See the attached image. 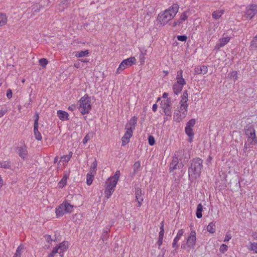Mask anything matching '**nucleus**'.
Masks as SVG:
<instances>
[{
  "mask_svg": "<svg viewBox=\"0 0 257 257\" xmlns=\"http://www.w3.org/2000/svg\"><path fill=\"white\" fill-rule=\"evenodd\" d=\"M179 8V5L174 4L167 9L160 12L157 18L158 23L163 26L167 24L176 15Z\"/></svg>",
  "mask_w": 257,
  "mask_h": 257,
  "instance_id": "1",
  "label": "nucleus"
},
{
  "mask_svg": "<svg viewBox=\"0 0 257 257\" xmlns=\"http://www.w3.org/2000/svg\"><path fill=\"white\" fill-rule=\"evenodd\" d=\"M120 175V171L117 170L113 176L106 179L104 191L106 199H109L114 191V188L116 186Z\"/></svg>",
  "mask_w": 257,
  "mask_h": 257,
  "instance_id": "2",
  "label": "nucleus"
},
{
  "mask_svg": "<svg viewBox=\"0 0 257 257\" xmlns=\"http://www.w3.org/2000/svg\"><path fill=\"white\" fill-rule=\"evenodd\" d=\"M138 117L136 116L132 117L125 125L126 132L122 137V146L126 145L130 142V138L133 136V133L136 127Z\"/></svg>",
  "mask_w": 257,
  "mask_h": 257,
  "instance_id": "3",
  "label": "nucleus"
},
{
  "mask_svg": "<svg viewBox=\"0 0 257 257\" xmlns=\"http://www.w3.org/2000/svg\"><path fill=\"white\" fill-rule=\"evenodd\" d=\"M202 161L200 159H194L188 169L189 178L194 180L199 176L202 167Z\"/></svg>",
  "mask_w": 257,
  "mask_h": 257,
  "instance_id": "4",
  "label": "nucleus"
},
{
  "mask_svg": "<svg viewBox=\"0 0 257 257\" xmlns=\"http://www.w3.org/2000/svg\"><path fill=\"white\" fill-rule=\"evenodd\" d=\"M78 109L82 114H87L91 109L90 98L87 94L82 97L79 101Z\"/></svg>",
  "mask_w": 257,
  "mask_h": 257,
  "instance_id": "5",
  "label": "nucleus"
},
{
  "mask_svg": "<svg viewBox=\"0 0 257 257\" xmlns=\"http://www.w3.org/2000/svg\"><path fill=\"white\" fill-rule=\"evenodd\" d=\"M73 206L67 202H63L56 208V214L57 217H60L67 213H70L73 211Z\"/></svg>",
  "mask_w": 257,
  "mask_h": 257,
  "instance_id": "6",
  "label": "nucleus"
},
{
  "mask_svg": "<svg viewBox=\"0 0 257 257\" xmlns=\"http://www.w3.org/2000/svg\"><path fill=\"white\" fill-rule=\"evenodd\" d=\"M136 63V59L135 57H131L126 59L123 60L119 64L118 67L116 69V74L120 73L125 69L131 67Z\"/></svg>",
  "mask_w": 257,
  "mask_h": 257,
  "instance_id": "7",
  "label": "nucleus"
},
{
  "mask_svg": "<svg viewBox=\"0 0 257 257\" xmlns=\"http://www.w3.org/2000/svg\"><path fill=\"white\" fill-rule=\"evenodd\" d=\"M247 137V142L244 144V151H246L247 149L252 147V145L257 143V138L255 136V133L251 134L250 135H246Z\"/></svg>",
  "mask_w": 257,
  "mask_h": 257,
  "instance_id": "8",
  "label": "nucleus"
},
{
  "mask_svg": "<svg viewBox=\"0 0 257 257\" xmlns=\"http://www.w3.org/2000/svg\"><path fill=\"white\" fill-rule=\"evenodd\" d=\"M161 107L164 110L166 115L170 116L171 115V106L170 99H166L162 100L161 103Z\"/></svg>",
  "mask_w": 257,
  "mask_h": 257,
  "instance_id": "9",
  "label": "nucleus"
},
{
  "mask_svg": "<svg viewBox=\"0 0 257 257\" xmlns=\"http://www.w3.org/2000/svg\"><path fill=\"white\" fill-rule=\"evenodd\" d=\"M257 13V5L252 4L246 8L245 16L246 19H251Z\"/></svg>",
  "mask_w": 257,
  "mask_h": 257,
  "instance_id": "10",
  "label": "nucleus"
},
{
  "mask_svg": "<svg viewBox=\"0 0 257 257\" xmlns=\"http://www.w3.org/2000/svg\"><path fill=\"white\" fill-rule=\"evenodd\" d=\"M196 232L195 231L192 230L191 231L189 235L187 238L186 246L187 247L194 248L196 244Z\"/></svg>",
  "mask_w": 257,
  "mask_h": 257,
  "instance_id": "11",
  "label": "nucleus"
},
{
  "mask_svg": "<svg viewBox=\"0 0 257 257\" xmlns=\"http://www.w3.org/2000/svg\"><path fill=\"white\" fill-rule=\"evenodd\" d=\"M68 246V242L67 241H63L56 245L54 248L57 249V253L59 254L60 257H64V253L67 250Z\"/></svg>",
  "mask_w": 257,
  "mask_h": 257,
  "instance_id": "12",
  "label": "nucleus"
},
{
  "mask_svg": "<svg viewBox=\"0 0 257 257\" xmlns=\"http://www.w3.org/2000/svg\"><path fill=\"white\" fill-rule=\"evenodd\" d=\"M40 10V6L37 4L34 5L32 7L28 9L26 13V15H27L28 18H32L36 14L39 12Z\"/></svg>",
  "mask_w": 257,
  "mask_h": 257,
  "instance_id": "13",
  "label": "nucleus"
},
{
  "mask_svg": "<svg viewBox=\"0 0 257 257\" xmlns=\"http://www.w3.org/2000/svg\"><path fill=\"white\" fill-rule=\"evenodd\" d=\"M72 153L70 152L69 155H64L61 157V159L58 163L59 166L57 167L58 170H61L62 169V167L61 166V163L63 166L66 165L67 163L69 162L70 158L72 157Z\"/></svg>",
  "mask_w": 257,
  "mask_h": 257,
  "instance_id": "14",
  "label": "nucleus"
},
{
  "mask_svg": "<svg viewBox=\"0 0 257 257\" xmlns=\"http://www.w3.org/2000/svg\"><path fill=\"white\" fill-rule=\"evenodd\" d=\"M135 196L136 200L138 202V207H140L143 203V193L141 189L140 188H137L135 189Z\"/></svg>",
  "mask_w": 257,
  "mask_h": 257,
  "instance_id": "15",
  "label": "nucleus"
},
{
  "mask_svg": "<svg viewBox=\"0 0 257 257\" xmlns=\"http://www.w3.org/2000/svg\"><path fill=\"white\" fill-rule=\"evenodd\" d=\"M186 113L181 111L180 109L175 112L174 114V120L177 122L181 121L186 115Z\"/></svg>",
  "mask_w": 257,
  "mask_h": 257,
  "instance_id": "16",
  "label": "nucleus"
},
{
  "mask_svg": "<svg viewBox=\"0 0 257 257\" xmlns=\"http://www.w3.org/2000/svg\"><path fill=\"white\" fill-rule=\"evenodd\" d=\"M176 83L184 86L186 84V81L183 77V71L180 70L177 71L176 77Z\"/></svg>",
  "mask_w": 257,
  "mask_h": 257,
  "instance_id": "17",
  "label": "nucleus"
},
{
  "mask_svg": "<svg viewBox=\"0 0 257 257\" xmlns=\"http://www.w3.org/2000/svg\"><path fill=\"white\" fill-rule=\"evenodd\" d=\"M230 39V38L228 36L220 39L219 42L215 46V49H219L223 47L229 41Z\"/></svg>",
  "mask_w": 257,
  "mask_h": 257,
  "instance_id": "18",
  "label": "nucleus"
},
{
  "mask_svg": "<svg viewBox=\"0 0 257 257\" xmlns=\"http://www.w3.org/2000/svg\"><path fill=\"white\" fill-rule=\"evenodd\" d=\"M18 153L20 157L23 159H25L28 156L27 148L26 146H22L18 148Z\"/></svg>",
  "mask_w": 257,
  "mask_h": 257,
  "instance_id": "19",
  "label": "nucleus"
},
{
  "mask_svg": "<svg viewBox=\"0 0 257 257\" xmlns=\"http://www.w3.org/2000/svg\"><path fill=\"white\" fill-rule=\"evenodd\" d=\"M69 176V174L67 172H65L64 173L63 176L62 178L60 180V181L58 183V187L59 188H63L67 183V180Z\"/></svg>",
  "mask_w": 257,
  "mask_h": 257,
  "instance_id": "20",
  "label": "nucleus"
},
{
  "mask_svg": "<svg viewBox=\"0 0 257 257\" xmlns=\"http://www.w3.org/2000/svg\"><path fill=\"white\" fill-rule=\"evenodd\" d=\"M57 114L59 119L62 121H65L69 119V114L65 111L58 110L57 111Z\"/></svg>",
  "mask_w": 257,
  "mask_h": 257,
  "instance_id": "21",
  "label": "nucleus"
},
{
  "mask_svg": "<svg viewBox=\"0 0 257 257\" xmlns=\"http://www.w3.org/2000/svg\"><path fill=\"white\" fill-rule=\"evenodd\" d=\"M184 233V231L183 230H179L176 236L174 239L173 243H172V247L173 248H175L176 249L178 247V245H177V243L178 241L180 240L182 236L183 235Z\"/></svg>",
  "mask_w": 257,
  "mask_h": 257,
  "instance_id": "22",
  "label": "nucleus"
},
{
  "mask_svg": "<svg viewBox=\"0 0 257 257\" xmlns=\"http://www.w3.org/2000/svg\"><path fill=\"white\" fill-rule=\"evenodd\" d=\"M208 71V68L204 65L198 66L195 68V73L196 74H205Z\"/></svg>",
  "mask_w": 257,
  "mask_h": 257,
  "instance_id": "23",
  "label": "nucleus"
},
{
  "mask_svg": "<svg viewBox=\"0 0 257 257\" xmlns=\"http://www.w3.org/2000/svg\"><path fill=\"white\" fill-rule=\"evenodd\" d=\"M89 52L88 50L85 51H78L75 53V56L76 58H80L82 57H87L88 56Z\"/></svg>",
  "mask_w": 257,
  "mask_h": 257,
  "instance_id": "24",
  "label": "nucleus"
},
{
  "mask_svg": "<svg viewBox=\"0 0 257 257\" xmlns=\"http://www.w3.org/2000/svg\"><path fill=\"white\" fill-rule=\"evenodd\" d=\"M183 87V85L179 84L175 82L173 86V90L174 93L178 95L181 92Z\"/></svg>",
  "mask_w": 257,
  "mask_h": 257,
  "instance_id": "25",
  "label": "nucleus"
},
{
  "mask_svg": "<svg viewBox=\"0 0 257 257\" xmlns=\"http://www.w3.org/2000/svg\"><path fill=\"white\" fill-rule=\"evenodd\" d=\"M224 10H218L213 12L212 18L215 20L219 19L221 16L224 14Z\"/></svg>",
  "mask_w": 257,
  "mask_h": 257,
  "instance_id": "26",
  "label": "nucleus"
},
{
  "mask_svg": "<svg viewBox=\"0 0 257 257\" xmlns=\"http://www.w3.org/2000/svg\"><path fill=\"white\" fill-rule=\"evenodd\" d=\"M24 249L25 247L24 245H19V246L17 248L13 257H21L22 254L24 251Z\"/></svg>",
  "mask_w": 257,
  "mask_h": 257,
  "instance_id": "27",
  "label": "nucleus"
},
{
  "mask_svg": "<svg viewBox=\"0 0 257 257\" xmlns=\"http://www.w3.org/2000/svg\"><path fill=\"white\" fill-rule=\"evenodd\" d=\"M8 17L5 14L0 13V27L7 24Z\"/></svg>",
  "mask_w": 257,
  "mask_h": 257,
  "instance_id": "28",
  "label": "nucleus"
},
{
  "mask_svg": "<svg viewBox=\"0 0 257 257\" xmlns=\"http://www.w3.org/2000/svg\"><path fill=\"white\" fill-rule=\"evenodd\" d=\"M185 133L189 137V141L191 142L193 141L194 137V133L192 128H188L185 127Z\"/></svg>",
  "mask_w": 257,
  "mask_h": 257,
  "instance_id": "29",
  "label": "nucleus"
},
{
  "mask_svg": "<svg viewBox=\"0 0 257 257\" xmlns=\"http://www.w3.org/2000/svg\"><path fill=\"white\" fill-rule=\"evenodd\" d=\"M39 126H34V134L35 139L38 141H41L42 140V136L38 131Z\"/></svg>",
  "mask_w": 257,
  "mask_h": 257,
  "instance_id": "30",
  "label": "nucleus"
},
{
  "mask_svg": "<svg viewBox=\"0 0 257 257\" xmlns=\"http://www.w3.org/2000/svg\"><path fill=\"white\" fill-rule=\"evenodd\" d=\"M95 174L92 173H88L86 176V183L88 185H90L94 179Z\"/></svg>",
  "mask_w": 257,
  "mask_h": 257,
  "instance_id": "31",
  "label": "nucleus"
},
{
  "mask_svg": "<svg viewBox=\"0 0 257 257\" xmlns=\"http://www.w3.org/2000/svg\"><path fill=\"white\" fill-rule=\"evenodd\" d=\"M180 105H181L180 109L181 111L187 113L188 106V104H187V101H180Z\"/></svg>",
  "mask_w": 257,
  "mask_h": 257,
  "instance_id": "32",
  "label": "nucleus"
},
{
  "mask_svg": "<svg viewBox=\"0 0 257 257\" xmlns=\"http://www.w3.org/2000/svg\"><path fill=\"white\" fill-rule=\"evenodd\" d=\"M97 166V160L96 159H94V161L91 165L90 170H89V172L95 174V173L96 172Z\"/></svg>",
  "mask_w": 257,
  "mask_h": 257,
  "instance_id": "33",
  "label": "nucleus"
},
{
  "mask_svg": "<svg viewBox=\"0 0 257 257\" xmlns=\"http://www.w3.org/2000/svg\"><path fill=\"white\" fill-rule=\"evenodd\" d=\"M203 211V206L201 204H199L197 206V210H196V216L198 218H200L202 216V212Z\"/></svg>",
  "mask_w": 257,
  "mask_h": 257,
  "instance_id": "34",
  "label": "nucleus"
},
{
  "mask_svg": "<svg viewBox=\"0 0 257 257\" xmlns=\"http://www.w3.org/2000/svg\"><path fill=\"white\" fill-rule=\"evenodd\" d=\"M254 132H255V130L251 125L246 126V128H245V136L250 135L251 134L253 133Z\"/></svg>",
  "mask_w": 257,
  "mask_h": 257,
  "instance_id": "35",
  "label": "nucleus"
},
{
  "mask_svg": "<svg viewBox=\"0 0 257 257\" xmlns=\"http://www.w3.org/2000/svg\"><path fill=\"white\" fill-rule=\"evenodd\" d=\"M189 15V14L188 12H185L181 15L179 19L183 23V22L185 21L188 19Z\"/></svg>",
  "mask_w": 257,
  "mask_h": 257,
  "instance_id": "36",
  "label": "nucleus"
},
{
  "mask_svg": "<svg viewBox=\"0 0 257 257\" xmlns=\"http://www.w3.org/2000/svg\"><path fill=\"white\" fill-rule=\"evenodd\" d=\"M182 22L179 19L175 20L172 24H170L172 27H177V26H180L182 24Z\"/></svg>",
  "mask_w": 257,
  "mask_h": 257,
  "instance_id": "37",
  "label": "nucleus"
},
{
  "mask_svg": "<svg viewBox=\"0 0 257 257\" xmlns=\"http://www.w3.org/2000/svg\"><path fill=\"white\" fill-rule=\"evenodd\" d=\"M249 249L257 253V242H250Z\"/></svg>",
  "mask_w": 257,
  "mask_h": 257,
  "instance_id": "38",
  "label": "nucleus"
},
{
  "mask_svg": "<svg viewBox=\"0 0 257 257\" xmlns=\"http://www.w3.org/2000/svg\"><path fill=\"white\" fill-rule=\"evenodd\" d=\"M10 167V163L7 161H0V168H9Z\"/></svg>",
  "mask_w": 257,
  "mask_h": 257,
  "instance_id": "39",
  "label": "nucleus"
},
{
  "mask_svg": "<svg viewBox=\"0 0 257 257\" xmlns=\"http://www.w3.org/2000/svg\"><path fill=\"white\" fill-rule=\"evenodd\" d=\"M40 65L43 67V68L46 67V65L48 64V61L45 58L40 59L39 61Z\"/></svg>",
  "mask_w": 257,
  "mask_h": 257,
  "instance_id": "40",
  "label": "nucleus"
},
{
  "mask_svg": "<svg viewBox=\"0 0 257 257\" xmlns=\"http://www.w3.org/2000/svg\"><path fill=\"white\" fill-rule=\"evenodd\" d=\"M195 119H190L187 123V124H186V127H188V128H193V127L194 126V125H195Z\"/></svg>",
  "mask_w": 257,
  "mask_h": 257,
  "instance_id": "41",
  "label": "nucleus"
},
{
  "mask_svg": "<svg viewBox=\"0 0 257 257\" xmlns=\"http://www.w3.org/2000/svg\"><path fill=\"white\" fill-rule=\"evenodd\" d=\"M250 47L252 48H257V35L253 38L250 43Z\"/></svg>",
  "mask_w": 257,
  "mask_h": 257,
  "instance_id": "42",
  "label": "nucleus"
},
{
  "mask_svg": "<svg viewBox=\"0 0 257 257\" xmlns=\"http://www.w3.org/2000/svg\"><path fill=\"white\" fill-rule=\"evenodd\" d=\"M188 93L187 91L185 90L183 92L182 95L181 96V101H188Z\"/></svg>",
  "mask_w": 257,
  "mask_h": 257,
  "instance_id": "43",
  "label": "nucleus"
},
{
  "mask_svg": "<svg viewBox=\"0 0 257 257\" xmlns=\"http://www.w3.org/2000/svg\"><path fill=\"white\" fill-rule=\"evenodd\" d=\"M227 248H228V246L227 245H226V244H222L221 245L220 247V248H219V250H220V251L222 253H224L225 251H227Z\"/></svg>",
  "mask_w": 257,
  "mask_h": 257,
  "instance_id": "44",
  "label": "nucleus"
},
{
  "mask_svg": "<svg viewBox=\"0 0 257 257\" xmlns=\"http://www.w3.org/2000/svg\"><path fill=\"white\" fill-rule=\"evenodd\" d=\"M108 237V234L107 231H104L102 234L101 239L104 242L106 240L107 238Z\"/></svg>",
  "mask_w": 257,
  "mask_h": 257,
  "instance_id": "45",
  "label": "nucleus"
},
{
  "mask_svg": "<svg viewBox=\"0 0 257 257\" xmlns=\"http://www.w3.org/2000/svg\"><path fill=\"white\" fill-rule=\"evenodd\" d=\"M149 144L150 146H153L155 144V140L153 136H150L148 138Z\"/></svg>",
  "mask_w": 257,
  "mask_h": 257,
  "instance_id": "46",
  "label": "nucleus"
},
{
  "mask_svg": "<svg viewBox=\"0 0 257 257\" xmlns=\"http://www.w3.org/2000/svg\"><path fill=\"white\" fill-rule=\"evenodd\" d=\"M92 137L91 134H87L83 139L82 142L84 144H86Z\"/></svg>",
  "mask_w": 257,
  "mask_h": 257,
  "instance_id": "47",
  "label": "nucleus"
},
{
  "mask_svg": "<svg viewBox=\"0 0 257 257\" xmlns=\"http://www.w3.org/2000/svg\"><path fill=\"white\" fill-rule=\"evenodd\" d=\"M230 77L233 78L235 81L237 78V72L236 71H232L230 74Z\"/></svg>",
  "mask_w": 257,
  "mask_h": 257,
  "instance_id": "48",
  "label": "nucleus"
},
{
  "mask_svg": "<svg viewBox=\"0 0 257 257\" xmlns=\"http://www.w3.org/2000/svg\"><path fill=\"white\" fill-rule=\"evenodd\" d=\"M164 234V230L163 226H161L160 227V231L159 232L158 238L163 239Z\"/></svg>",
  "mask_w": 257,
  "mask_h": 257,
  "instance_id": "49",
  "label": "nucleus"
},
{
  "mask_svg": "<svg viewBox=\"0 0 257 257\" xmlns=\"http://www.w3.org/2000/svg\"><path fill=\"white\" fill-rule=\"evenodd\" d=\"M187 37L185 35H180L177 36V39L180 41H186L187 40Z\"/></svg>",
  "mask_w": 257,
  "mask_h": 257,
  "instance_id": "50",
  "label": "nucleus"
},
{
  "mask_svg": "<svg viewBox=\"0 0 257 257\" xmlns=\"http://www.w3.org/2000/svg\"><path fill=\"white\" fill-rule=\"evenodd\" d=\"M57 249L54 248L52 250V252L49 254L47 257H54L55 254L57 253Z\"/></svg>",
  "mask_w": 257,
  "mask_h": 257,
  "instance_id": "51",
  "label": "nucleus"
},
{
  "mask_svg": "<svg viewBox=\"0 0 257 257\" xmlns=\"http://www.w3.org/2000/svg\"><path fill=\"white\" fill-rule=\"evenodd\" d=\"M35 120H34V126H39V123H38V120H39V115L38 114H36L35 116Z\"/></svg>",
  "mask_w": 257,
  "mask_h": 257,
  "instance_id": "52",
  "label": "nucleus"
},
{
  "mask_svg": "<svg viewBox=\"0 0 257 257\" xmlns=\"http://www.w3.org/2000/svg\"><path fill=\"white\" fill-rule=\"evenodd\" d=\"M231 238V235L230 233L227 232L226 234L225 237L224 239V242L228 241Z\"/></svg>",
  "mask_w": 257,
  "mask_h": 257,
  "instance_id": "53",
  "label": "nucleus"
},
{
  "mask_svg": "<svg viewBox=\"0 0 257 257\" xmlns=\"http://www.w3.org/2000/svg\"><path fill=\"white\" fill-rule=\"evenodd\" d=\"M141 166V163L140 162H136L134 165V169L135 170H138L140 167Z\"/></svg>",
  "mask_w": 257,
  "mask_h": 257,
  "instance_id": "54",
  "label": "nucleus"
},
{
  "mask_svg": "<svg viewBox=\"0 0 257 257\" xmlns=\"http://www.w3.org/2000/svg\"><path fill=\"white\" fill-rule=\"evenodd\" d=\"M45 237L47 240V241L50 244L51 243V241L52 240V239L51 238V236L50 235H46L45 236Z\"/></svg>",
  "mask_w": 257,
  "mask_h": 257,
  "instance_id": "55",
  "label": "nucleus"
},
{
  "mask_svg": "<svg viewBox=\"0 0 257 257\" xmlns=\"http://www.w3.org/2000/svg\"><path fill=\"white\" fill-rule=\"evenodd\" d=\"M7 96L8 98L10 99L12 97V91L11 89H9L7 92Z\"/></svg>",
  "mask_w": 257,
  "mask_h": 257,
  "instance_id": "56",
  "label": "nucleus"
},
{
  "mask_svg": "<svg viewBox=\"0 0 257 257\" xmlns=\"http://www.w3.org/2000/svg\"><path fill=\"white\" fill-rule=\"evenodd\" d=\"M176 166H177L176 163H175V164L173 165V163H171L170 164V169L171 170H175L176 169Z\"/></svg>",
  "mask_w": 257,
  "mask_h": 257,
  "instance_id": "57",
  "label": "nucleus"
},
{
  "mask_svg": "<svg viewBox=\"0 0 257 257\" xmlns=\"http://www.w3.org/2000/svg\"><path fill=\"white\" fill-rule=\"evenodd\" d=\"M163 239L162 238H158V242H157V244L159 246V247H160L161 246V245H162V243H163Z\"/></svg>",
  "mask_w": 257,
  "mask_h": 257,
  "instance_id": "58",
  "label": "nucleus"
},
{
  "mask_svg": "<svg viewBox=\"0 0 257 257\" xmlns=\"http://www.w3.org/2000/svg\"><path fill=\"white\" fill-rule=\"evenodd\" d=\"M158 106L156 104H153L152 106V110L154 112H156L157 110Z\"/></svg>",
  "mask_w": 257,
  "mask_h": 257,
  "instance_id": "59",
  "label": "nucleus"
},
{
  "mask_svg": "<svg viewBox=\"0 0 257 257\" xmlns=\"http://www.w3.org/2000/svg\"><path fill=\"white\" fill-rule=\"evenodd\" d=\"M6 113V111L5 110H0V117H2L5 115V114Z\"/></svg>",
  "mask_w": 257,
  "mask_h": 257,
  "instance_id": "60",
  "label": "nucleus"
},
{
  "mask_svg": "<svg viewBox=\"0 0 257 257\" xmlns=\"http://www.w3.org/2000/svg\"><path fill=\"white\" fill-rule=\"evenodd\" d=\"M80 65H81V64H80V63L79 62H76L74 64V66L75 68H80Z\"/></svg>",
  "mask_w": 257,
  "mask_h": 257,
  "instance_id": "61",
  "label": "nucleus"
},
{
  "mask_svg": "<svg viewBox=\"0 0 257 257\" xmlns=\"http://www.w3.org/2000/svg\"><path fill=\"white\" fill-rule=\"evenodd\" d=\"M168 94L166 92H164L163 94V95H162V97L164 98H166V99H168L167 97H168Z\"/></svg>",
  "mask_w": 257,
  "mask_h": 257,
  "instance_id": "62",
  "label": "nucleus"
},
{
  "mask_svg": "<svg viewBox=\"0 0 257 257\" xmlns=\"http://www.w3.org/2000/svg\"><path fill=\"white\" fill-rule=\"evenodd\" d=\"M80 61L83 63H87L89 61V60L88 59L85 58L84 59L80 60Z\"/></svg>",
  "mask_w": 257,
  "mask_h": 257,
  "instance_id": "63",
  "label": "nucleus"
},
{
  "mask_svg": "<svg viewBox=\"0 0 257 257\" xmlns=\"http://www.w3.org/2000/svg\"><path fill=\"white\" fill-rule=\"evenodd\" d=\"M75 108V106L74 105H72L68 107L69 110L73 111Z\"/></svg>",
  "mask_w": 257,
  "mask_h": 257,
  "instance_id": "64",
  "label": "nucleus"
}]
</instances>
